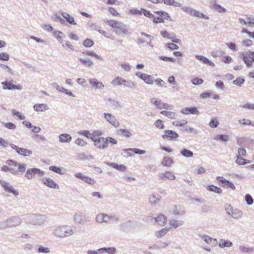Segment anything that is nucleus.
<instances>
[{"label":"nucleus","mask_w":254,"mask_h":254,"mask_svg":"<svg viewBox=\"0 0 254 254\" xmlns=\"http://www.w3.org/2000/svg\"><path fill=\"white\" fill-rule=\"evenodd\" d=\"M108 25L114 29L113 31L117 35L120 36L129 35V32L127 29V26L122 22L110 20L106 22Z\"/></svg>","instance_id":"f257e3e1"},{"label":"nucleus","mask_w":254,"mask_h":254,"mask_svg":"<svg viewBox=\"0 0 254 254\" xmlns=\"http://www.w3.org/2000/svg\"><path fill=\"white\" fill-rule=\"evenodd\" d=\"M74 231L72 227L69 225H61L56 227L54 231V235L60 238H64L72 235Z\"/></svg>","instance_id":"f03ea898"},{"label":"nucleus","mask_w":254,"mask_h":254,"mask_svg":"<svg viewBox=\"0 0 254 254\" xmlns=\"http://www.w3.org/2000/svg\"><path fill=\"white\" fill-rule=\"evenodd\" d=\"M22 223L21 219L18 216H12L0 223V228L5 229L8 227H14L20 225Z\"/></svg>","instance_id":"7ed1b4c3"},{"label":"nucleus","mask_w":254,"mask_h":254,"mask_svg":"<svg viewBox=\"0 0 254 254\" xmlns=\"http://www.w3.org/2000/svg\"><path fill=\"white\" fill-rule=\"evenodd\" d=\"M25 220L27 223L33 225L42 226L46 222V218L43 215L32 214L26 216Z\"/></svg>","instance_id":"20e7f679"},{"label":"nucleus","mask_w":254,"mask_h":254,"mask_svg":"<svg viewBox=\"0 0 254 254\" xmlns=\"http://www.w3.org/2000/svg\"><path fill=\"white\" fill-rule=\"evenodd\" d=\"M119 218L116 215H109L106 213H100L96 215L95 221L98 223H109L112 222H117Z\"/></svg>","instance_id":"39448f33"},{"label":"nucleus","mask_w":254,"mask_h":254,"mask_svg":"<svg viewBox=\"0 0 254 254\" xmlns=\"http://www.w3.org/2000/svg\"><path fill=\"white\" fill-rule=\"evenodd\" d=\"M225 209L227 214L234 219H239L243 216V212L241 210L238 209H234L230 204L225 205Z\"/></svg>","instance_id":"423d86ee"},{"label":"nucleus","mask_w":254,"mask_h":254,"mask_svg":"<svg viewBox=\"0 0 254 254\" xmlns=\"http://www.w3.org/2000/svg\"><path fill=\"white\" fill-rule=\"evenodd\" d=\"M5 163L9 166L17 167V169H15V171H16L15 175L19 174V173H23L26 171V164L21 162L18 163L16 161L11 159L7 160Z\"/></svg>","instance_id":"0eeeda50"},{"label":"nucleus","mask_w":254,"mask_h":254,"mask_svg":"<svg viewBox=\"0 0 254 254\" xmlns=\"http://www.w3.org/2000/svg\"><path fill=\"white\" fill-rule=\"evenodd\" d=\"M36 174L38 175L39 177H43L45 175V172L38 168H30L27 169L24 175V177L28 180H31L35 177Z\"/></svg>","instance_id":"6e6552de"},{"label":"nucleus","mask_w":254,"mask_h":254,"mask_svg":"<svg viewBox=\"0 0 254 254\" xmlns=\"http://www.w3.org/2000/svg\"><path fill=\"white\" fill-rule=\"evenodd\" d=\"M242 59L248 67L253 66L252 62H254V52L248 51L242 53Z\"/></svg>","instance_id":"1a4fd4ad"},{"label":"nucleus","mask_w":254,"mask_h":254,"mask_svg":"<svg viewBox=\"0 0 254 254\" xmlns=\"http://www.w3.org/2000/svg\"><path fill=\"white\" fill-rule=\"evenodd\" d=\"M0 184L6 192L12 193L16 197L19 195L18 191L15 190L9 183L6 182L4 180H0Z\"/></svg>","instance_id":"9d476101"},{"label":"nucleus","mask_w":254,"mask_h":254,"mask_svg":"<svg viewBox=\"0 0 254 254\" xmlns=\"http://www.w3.org/2000/svg\"><path fill=\"white\" fill-rule=\"evenodd\" d=\"M92 140L94 142L95 146L99 149H104L107 147V142L104 137L94 136L92 137Z\"/></svg>","instance_id":"9b49d317"},{"label":"nucleus","mask_w":254,"mask_h":254,"mask_svg":"<svg viewBox=\"0 0 254 254\" xmlns=\"http://www.w3.org/2000/svg\"><path fill=\"white\" fill-rule=\"evenodd\" d=\"M11 147L14 149L19 155L23 156H30L32 154V151L24 148H20L13 144H10Z\"/></svg>","instance_id":"f8f14e48"},{"label":"nucleus","mask_w":254,"mask_h":254,"mask_svg":"<svg viewBox=\"0 0 254 254\" xmlns=\"http://www.w3.org/2000/svg\"><path fill=\"white\" fill-rule=\"evenodd\" d=\"M182 10L186 12L188 14H190V15L196 16L197 17H202L204 19L206 18V15L190 7L184 6L182 7Z\"/></svg>","instance_id":"ddd939ff"},{"label":"nucleus","mask_w":254,"mask_h":254,"mask_svg":"<svg viewBox=\"0 0 254 254\" xmlns=\"http://www.w3.org/2000/svg\"><path fill=\"white\" fill-rule=\"evenodd\" d=\"M73 220L81 225H84L87 221L86 215L82 211L76 213L73 216Z\"/></svg>","instance_id":"4468645a"},{"label":"nucleus","mask_w":254,"mask_h":254,"mask_svg":"<svg viewBox=\"0 0 254 254\" xmlns=\"http://www.w3.org/2000/svg\"><path fill=\"white\" fill-rule=\"evenodd\" d=\"M104 116L107 121L115 127H118L120 126V123L117 121L115 116L109 113H104Z\"/></svg>","instance_id":"2eb2a0df"},{"label":"nucleus","mask_w":254,"mask_h":254,"mask_svg":"<svg viewBox=\"0 0 254 254\" xmlns=\"http://www.w3.org/2000/svg\"><path fill=\"white\" fill-rule=\"evenodd\" d=\"M1 84L2 85V88L4 90H21L22 89V86L21 85H15L7 81H3Z\"/></svg>","instance_id":"dca6fc26"},{"label":"nucleus","mask_w":254,"mask_h":254,"mask_svg":"<svg viewBox=\"0 0 254 254\" xmlns=\"http://www.w3.org/2000/svg\"><path fill=\"white\" fill-rule=\"evenodd\" d=\"M42 182L46 186L52 189H58L59 185L52 179L49 177H44L41 179Z\"/></svg>","instance_id":"f3484780"},{"label":"nucleus","mask_w":254,"mask_h":254,"mask_svg":"<svg viewBox=\"0 0 254 254\" xmlns=\"http://www.w3.org/2000/svg\"><path fill=\"white\" fill-rule=\"evenodd\" d=\"M162 137L164 139L171 140L177 138L179 137V134L174 131L166 130Z\"/></svg>","instance_id":"a211bd4d"},{"label":"nucleus","mask_w":254,"mask_h":254,"mask_svg":"<svg viewBox=\"0 0 254 254\" xmlns=\"http://www.w3.org/2000/svg\"><path fill=\"white\" fill-rule=\"evenodd\" d=\"M158 177L161 180H165L166 179L174 180L176 179L175 176L169 171L159 173L158 174Z\"/></svg>","instance_id":"6ab92c4d"},{"label":"nucleus","mask_w":254,"mask_h":254,"mask_svg":"<svg viewBox=\"0 0 254 254\" xmlns=\"http://www.w3.org/2000/svg\"><path fill=\"white\" fill-rule=\"evenodd\" d=\"M216 179L217 181L221 183L224 186H227L228 187H229L233 190H235L236 188L234 185L229 181L224 178L223 177L218 176L217 177Z\"/></svg>","instance_id":"aec40b11"},{"label":"nucleus","mask_w":254,"mask_h":254,"mask_svg":"<svg viewBox=\"0 0 254 254\" xmlns=\"http://www.w3.org/2000/svg\"><path fill=\"white\" fill-rule=\"evenodd\" d=\"M59 13L62 15V16L71 25H76V23L75 22L74 18L70 15L67 12H64L63 11L60 10Z\"/></svg>","instance_id":"412c9836"},{"label":"nucleus","mask_w":254,"mask_h":254,"mask_svg":"<svg viewBox=\"0 0 254 254\" xmlns=\"http://www.w3.org/2000/svg\"><path fill=\"white\" fill-rule=\"evenodd\" d=\"M181 113L185 115L193 114L197 115L198 111L195 107L185 108L181 110Z\"/></svg>","instance_id":"4be33fe9"},{"label":"nucleus","mask_w":254,"mask_h":254,"mask_svg":"<svg viewBox=\"0 0 254 254\" xmlns=\"http://www.w3.org/2000/svg\"><path fill=\"white\" fill-rule=\"evenodd\" d=\"M59 141L61 143H69L71 139V136L67 133H62L59 136Z\"/></svg>","instance_id":"5701e85b"},{"label":"nucleus","mask_w":254,"mask_h":254,"mask_svg":"<svg viewBox=\"0 0 254 254\" xmlns=\"http://www.w3.org/2000/svg\"><path fill=\"white\" fill-rule=\"evenodd\" d=\"M33 108L36 112H44L49 109L48 105L46 104H36L33 106Z\"/></svg>","instance_id":"b1692460"},{"label":"nucleus","mask_w":254,"mask_h":254,"mask_svg":"<svg viewBox=\"0 0 254 254\" xmlns=\"http://www.w3.org/2000/svg\"><path fill=\"white\" fill-rule=\"evenodd\" d=\"M89 82L93 87L96 88L103 89L104 87V84L96 78H90L89 79Z\"/></svg>","instance_id":"393cba45"},{"label":"nucleus","mask_w":254,"mask_h":254,"mask_svg":"<svg viewBox=\"0 0 254 254\" xmlns=\"http://www.w3.org/2000/svg\"><path fill=\"white\" fill-rule=\"evenodd\" d=\"M156 222H157L160 226H164L166 223L167 218L166 217L162 214H160L155 219Z\"/></svg>","instance_id":"a878e982"},{"label":"nucleus","mask_w":254,"mask_h":254,"mask_svg":"<svg viewBox=\"0 0 254 254\" xmlns=\"http://www.w3.org/2000/svg\"><path fill=\"white\" fill-rule=\"evenodd\" d=\"M133 226V222L131 221H127L120 225L121 230L125 231L127 228H131Z\"/></svg>","instance_id":"bb28decb"},{"label":"nucleus","mask_w":254,"mask_h":254,"mask_svg":"<svg viewBox=\"0 0 254 254\" xmlns=\"http://www.w3.org/2000/svg\"><path fill=\"white\" fill-rule=\"evenodd\" d=\"M232 243L229 240H223V239H221L218 246L221 248H223L225 247H231L232 246Z\"/></svg>","instance_id":"cd10ccee"},{"label":"nucleus","mask_w":254,"mask_h":254,"mask_svg":"<svg viewBox=\"0 0 254 254\" xmlns=\"http://www.w3.org/2000/svg\"><path fill=\"white\" fill-rule=\"evenodd\" d=\"M112 84L113 85L117 84L118 86L124 85L126 83V80L123 78L118 76L113 79L112 82Z\"/></svg>","instance_id":"c85d7f7f"},{"label":"nucleus","mask_w":254,"mask_h":254,"mask_svg":"<svg viewBox=\"0 0 254 254\" xmlns=\"http://www.w3.org/2000/svg\"><path fill=\"white\" fill-rule=\"evenodd\" d=\"M142 79L147 84H152L153 83L154 78L152 75L145 73Z\"/></svg>","instance_id":"c756f323"},{"label":"nucleus","mask_w":254,"mask_h":254,"mask_svg":"<svg viewBox=\"0 0 254 254\" xmlns=\"http://www.w3.org/2000/svg\"><path fill=\"white\" fill-rule=\"evenodd\" d=\"M118 133L120 135H122L126 137H130L132 136L131 132L126 129L121 128L119 130Z\"/></svg>","instance_id":"7c9ffc66"},{"label":"nucleus","mask_w":254,"mask_h":254,"mask_svg":"<svg viewBox=\"0 0 254 254\" xmlns=\"http://www.w3.org/2000/svg\"><path fill=\"white\" fill-rule=\"evenodd\" d=\"M150 102L152 104L154 105L156 108L158 109H162L163 103L161 102L159 99H155V98H152L150 100Z\"/></svg>","instance_id":"2f4dec72"},{"label":"nucleus","mask_w":254,"mask_h":254,"mask_svg":"<svg viewBox=\"0 0 254 254\" xmlns=\"http://www.w3.org/2000/svg\"><path fill=\"white\" fill-rule=\"evenodd\" d=\"M173 162V161L171 158L165 157H164L161 164L164 166L171 167Z\"/></svg>","instance_id":"473e14b6"},{"label":"nucleus","mask_w":254,"mask_h":254,"mask_svg":"<svg viewBox=\"0 0 254 254\" xmlns=\"http://www.w3.org/2000/svg\"><path fill=\"white\" fill-rule=\"evenodd\" d=\"M184 222L182 220H172L169 222V225L175 228H177L183 225Z\"/></svg>","instance_id":"72a5a7b5"},{"label":"nucleus","mask_w":254,"mask_h":254,"mask_svg":"<svg viewBox=\"0 0 254 254\" xmlns=\"http://www.w3.org/2000/svg\"><path fill=\"white\" fill-rule=\"evenodd\" d=\"M169 229V228H163L159 231L155 232V235L157 238H161L168 233Z\"/></svg>","instance_id":"f704fd0d"},{"label":"nucleus","mask_w":254,"mask_h":254,"mask_svg":"<svg viewBox=\"0 0 254 254\" xmlns=\"http://www.w3.org/2000/svg\"><path fill=\"white\" fill-rule=\"evenodd\" d=\"M180 153L183 156L186 158L191 157L193 155V153L192 151L186 148L182 149Z\"/></svg>","instance_id":"c9c22d12"},{"label":"nucleus","mask_w":254,"mask_h":254,"mask_svg":"<svg viewBox=\"0 0 254 254\" xmlns=\"http://www.w3.org/2000/svg\"><path fill=\"white\" fill-rule=\"evenodd\" d=\"M79 61L81 64L85 66H91L93 64V63L88 59H79Z\"/></svg>","instance_id":"e433bc0d"},{"label":"nucleus","mask_w":254,"mask_h":254,"mask_svg":"<svg viewBox=\"0 0 254 254\" xmlns=\"http://www.w3.org/2000/svg\"><path fill=\"white\" fill-rule=\"evenodd\" d=\"M159 200V198L153 194L151 195L149 197V202L151 205H155L157 204Z\"/></svg>","instance_id":"4c0bfd02"},{"label":"nucleus","mask_w":254,"mask_h":254,"mask_svg":"<svg viewBox=\"0 0 254 254\" xmlns=\"http://www.w3.org/2000/svg\"><path fill=\"white\" fill-rule=\"evenodd\" d=\"M53 35L60 43H63L62 38L63 36L64 35V34L62 32L59 31H55L53 32Z\"/></svg>","instance_id":"58836bf2"},{"label":"nucleus","mask_w":254,"mask_h":254,"mask_svg":"<svg viewBox=\"0 0 254 254\" xmlns=\"http://www.w3.org/2000/svg\"><path fill=\"white\" fill-rule=\"evenodd\" d=\"M207 190L210 191L215 192L218 194H221L222 193V190L221 189L213 185L209 186Z\"/></svg>","instance_id":"ea45409f"},{"label":"nucleus","mask_w":254,"mask_h":254,"mask_svg":"<svg viewBox=\"0 0 254 254\" xmlns=\"http://www.w3.org/2000/svg\"><path fill=\"white\" fill-rule=\"evenodd\" d=\"M239 123L244 126L250 125L254 127V122H252L249 119H242L238 121Z\"/></svg>","instance_id":"a19ab883"},{"label":"nucleus","mask_w":254,"mask_h":254,"mask_svg":"<svg viewBox=\"0 0 254 254\" xmlns=\"http://www.w3.org/2000/svg\"><path fill=\"white\" fill-rule=\"evenodd\" d=\"M212 9L219 13H223L226 11V9L225 8L217 4H214Z\"/></svg>","instance_id":"79ce46f5"},{"label":"nucleus","mask_w":254,"mask_h":254,"mask_svg":"<svg viewBox=\"0 0 254 254\" xmlns=\"http://www.w3.org/2000/svg\"><path fill=\"white\" fill-rule=\"evenodd\" d=\"M49 170L60 175L64 174V172L63 171L60 167L51 166L49 167Z\"/></svg>","instance_id":"37998d69"},{"label":"nucleus","mask_w":254,"mask_h":254,"mask_svg":"<svg viewBox=\"0 0 254 254\" xmlns=\"http://www.w3.org/2000/svg\"><path fill=\"white\" fill-rule=\"evenodd\" d=\"M239 250L245 253H250L254 251V247H246L244 246H241L239 247Z\"/></svg>","instance_id":"c03bdc74"},{"label":"nucleus","mask_w":254,"mask_h":254,"mask_svg":"<svg viewBox=\"0 0 254 254\" xmlns=\"http://www.w3.org/2000/svg\"><path fill=\"white\" fill-rule=\"evenodd\" d=\"M124 151H131L135 154H144L145 153V151L144 150H141L138 148H127L124 149Z\"/></svg>","instance_id":"a18cd8bd"},{"label":"nucleus","mask_w":254,"mask_h":254,"mask_svg":"<svg viewBox=\"0 0 254 254\" xmlns=\"http://www.w3.org/2000/svg\"><path fill=\"white\" fill-rule=\"evenodd\" d=\"M214 139L223 141H227L229 140V136L225 134H218L214 137Z\"/></svg>","instance_id":"49530a36"},{"label":"nucleus","mask_w":254,"mask_h":254,"mask_svg":"<svg viewBox=\"0 0 254 254\" xmlns=\"http://www.w3.org/2000/svg\"><path fill=\"white\" fill-rule=\"evenodd\" d=\"M236 162L237 164L239 165H242L250 163V161H247V160L244 159L243 157L237 156Z\"/></svg>","instance_id":"de8ad7c7"},{"label":"nucleus","mask_w":254,"mask_h":254,"mask_svg":"<svg viewBox=\"0 0 254 254\" xmlns=\"http://www.w3.org/2000/svg\"><path fill=\"white\" fill-rule=\"evenodd\" d=\"M1 170L3 172H10L12 174H16L15 169L11 168L8 166H3L1 167Z\"/></svg>","instance_id":"09e8293b"},{"label":"nucleus","mask_w":254,"mask_h":254,"mask_svg":"<svg viewBox=\"0 0 254 254\" xmlns=\"http://www.w3.org/2000/svg\"><path fill=\"white\" fill-rule=\"evenodd\" d=\"M88 24L89 27H90V28L91 30H94L98 31L99 33H100V31H101V30L100 29V27L96 23H94L91 22H89Z\"/></svg>","instance_id":"8fccbe9b"},{"label":"nucleus","mask_w":254,"mask_h":254,"mask_svg":"<svg viewBox=\"0 0 254 254\" xmlns=\"http://www.w3.org/2000/svg\"><path fill=\"white\" fill-rule=\"evenodd\" d=\"M78 133L83 135V136L90 138L92 139V137H94V136L93 135V134H91L89 132L88 130H80L78 132Z\"/></svg>","instance_id":"3c124183"},{"label":"nucleus","mask_w":254,"mask_h":254,"mask_svg":"<svg viewBox=\"0 0 254 254\" xmlns=\"http://www.w3.org/2000/svg\"><path fill=\"white\" fill-rule=\"evenodd\" d=\"M207 244L211 246V247H215L217 245L218 242L216 239L210 238L207 236Z\"/></svg>","instance_id":"603ef678"},{"label":"nucleus","mask_w":254,"mask_h":254,"mask_svg":"<svg viewBox=\"0 0 254 254\" xmlns=\"http://www.w3.org/2000/svg\"><path fill=\"white\" fill-rule=\"evenodd\" d=\"M245 200L249 205H252L254 203V199L250 194H246L245 195Z\"/></svg>","instance_id":"864d4df0"},{"label":"nucleus","mask_w":254,"mask_h":254,"mask_svg":"<svg viewBox=\"0 0 254 254\" xmlns=\"http://www.w3.org/2000/svg\"><path fill=\"white\" fill-rule=\"evenodd\" d=\"M82 54L84 55H88L91 57H94L98 60H102V58L100 56H98V55H97L96 54L92 51L83 52Z\"/></svg>","instance_id":"5fc2aeb1"},{"label":"nucleus","mask_w":254,"mask_h":254,"mask_svg":"<svg viewBox=\"0 0 254 254\" xmlns=\"http://www.w3.org/2000/svg\"><path fill=\"white\" fill-rule=\"evenodd\" d=\"M38 252L39 253L47 254L50 253V250L49 248L44 247L42 246H40L38 249Z\"/></svg>","instance_id":"6e6d98bb"},{"label":"nucleus","mask_w":254,"mask_h":254,"mask_svg":"<svg viewBox=\"0 0 254 254\" xmlns=\"http://www.w3.org/2000/svg\"><path fill=\"white\" fill-rule=\"evenodd\" d=\"M209 125L211 127L215 128L218 126L219 122L216 118H213L211 120Z\"/></svg>","instance_id":"4d7b16f0"},{"label":"nucleus","mask_w":254,"mask_h":254,"mask_svg":"<svg viewBox=\"0 0 254 254\" xmlns=\"http://www.w3.org/2000/svg\"><path fill=\"white\" fill-rule=\"evenodd\" d=\"M244 82H245L244 79L239 77V78H237L236 80H234L232 82V83H233V84H234L235 85H238L239 86H241L243 84Z\"/></svg>","instance_id":"13d9d810"},{"label":"nucleus","mask_w":254,"mask_h":254,"mask_svg":"<svg viewBox=\"0 0 254 254\" xmlns=\"http://www.w3.org/2000/svg\"><path fill=\"white\" fill-rule=\"evenodd\" d=\"M155 12L157 13L159 16H160L163 19H168V18L170 17L168 13L166 12L160 11H156Z\"/></svg>","instance_id":"bf43d9fd"},{"label":"nucleus","mask_w":254,"mask_h":254,"mask_svg":"<svg viewBox=\"0 0 254 254\" xmlns=\"http://www.w3.org/2000/svg\"><path fill=\"white\" fill-rule=\"evenodd\" d=\"M93 44V41L90 39H86L83 42V45L86 47H91Z\"/></svg>","instance_id":"052dcab7"},{"label":"nucleus","mask_w":254,"mask_h":254,"mask_svg":"<svg viewBox=\"0 0 254 254\" xmlns=\"http://www.w3.org/2000/svg\"><path fill=\"white\" fill-rule=\"evenodd\" d=\"M105 139L107 142V146H108L109 143H111V144H116L118 142L117 140L116 139L113 138L111 137H108L107 138H105Z\"/></svg>","instance_id":"680f3d73"},{"label":"nucleus","mask_w":254,"mask_h":254,"mask_svg":"<svg viewBox=\"0 0 254 254\" xmlns=\"http://www.w3.org/2000/svg\"><path fill=\"white\" fill-rule=\"evenodd\" d=\"M154 125L156 127L160 129H163L164 127V125L163 124L162 121L159 119L155 122Z\"/></svg>","instance_id":"e2e57ef3"},{"label":"nucleus","mask_w":254,"mask_h":254,"mask_svg":"<svg viewBox=\"0 0 254 254\" xmlns=\"http://www.w3.org/2000/svg\"><path fill=\"white\" fill-rule=\"evenodd\" d=\"M246 155V150L244 148H239L238 151V154L237 156L243 157Z\"/></svg>","instance_id":"0e129e2a"},{"label":"nucleus","mask_w":254,"mask_h":254,"mask_svg":"<svg viewBox=\"0 0 254 254\" xmlns=\"http://www.w3.org/2000/svg\"><path fill=\"white\" fill-rule=\"evenodd\" d=\"M154 82L156 85L160 87H164L165 84V81L160 78H157L154 80Z\"/></svg>","instance_id":"69168bd1"},{"label":"nucleus","mask_w":254,"mask_h":254,"mask_svg":"<svg viewBox=\"0 0 254 254\" xmlns=\"http://www.w3.org/2000/svg\"><path fill=\"white\" fill-rule=\"evenodd\" d=\"M75 143L82 147L84 146L87 144L85 141L79 138L75 140Z\"/></svg>","instance_id":"338daca9"},{"label":"nucleus","mask_w":254,"mask_h":254,"mask_svg":"<svg viewBox=\"0 0 254 254\" xmlns=\"http://www.w3.org/2000/svg\"><path fill=\"white\" fill-rule=\"evenodd\" d=\"M9 59V56L7 53H1L0 54V60L7 61Z\"/></svg>","instance_id":"774afa93"}]
</instances>
